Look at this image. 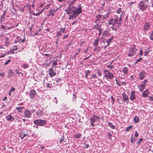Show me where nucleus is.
Listing matches in <instances>:
<instances>
[{"label": "nucleus", "instance_id": "obj_1", "mask_svg": "<svg viewBox=\"0 0 153 153\" xmlns=\"http://www.w3.org/2000/svg\"><path fill=\"white\" fill-rule=\"evenodd\" d=\"M65 11L66 12V14L68 15L79 14L82 12V10L81 5L79 4L78 8L75 6H68L67 8L65 9Z\"/></svg>", "mask_w": 153, "mask_h": 153}, {"label": "nucleus", "instance_id": "obj_2", "mask_svg": "<svg viewBox=\"0 0 153 153\" xmlns=\"http://www.w3.org/2000/svg\"><path fill=\"white\" fill-rule=\"evenodd\" d=\"M149 3L148 0H143L140 1L139 5L140 9L142 11H145L148 7Z\"/></svg>", "mask_w": 153, "mask_h": 153}, {"label": "nucleus", "instance_id": "obj_3", "mask_svg": "<svg viewBox=\"0 0 153 153\" xmlns=\"http://www.w3.org/2000/svg\"><path fill=\"white\" fill-rule=\"evenodd\" d=\"M104 77H105L106 79L111 80L114 77V74L110 72V70H104L103 71Z\"/></svg>", "mask_w": 153, "mask_h": 153}, {"label": "nucleus", "instance_id": "obj_4", "mask_svg": "<svg viewBox=\"0 0 153 153\" xmlns=\"http://www.w3.org/2000/svg\"><path fill=\"white\" fill-rule=\"evenodd\" d=\"M137 51L135 45H131L129 50L128 56L130 57L134 56L136 53Z\"/></svg>", "mask_w": 153, "mask_h": 153}, {"label": "nucleus", "instance_id": "obj_5", "mask_svg": "<svg viewBox=\"0 0 153 153\" xmlns=\"http://www.w3.org/2000/svg\"><path fill=\"white\" fill-rule=\"evenodd\" d=\"M118 17L115 16L114 19L112 18L108 21V23L109 25H112L113 26L118 25Z\"/></svg>", "mask_w": 153, "mask_h": 153}, {"label": "nucleus", "instance_id": "obj_6", "mask_svg": "<svg viewBox=\"0 0 153 153\" xmlns=\"http://www.w3.org/2000/svg\"><path fill=\"white\" fill-rule=\"evenodd\" d=\"M33 123L37 126H43L46 123V121L41 120H36L34 121Z\"/></svg>", "mask_w": 153, "mask_h": 153}, {"label": "nucleus", "instance_id": "obj_7", "mask_svg": "<svg viewBox=\"0 0 153 153\" xmlns=\"http://www.w3.org/2000/svg\"><path fill=\"white\" fill-rule=\"evenodd\" d=\"M100 118L96 115H94L93 117L90 118L91 124L92 127H94L95 126L94 123L97 121H98V120Z\"/></svg>", "mask_w": 153, "mask_h": 153}, {"label": "nucleus", "instance_id": "obj_8", "mask_svg": "<svg viewBox=\"0 0 153 153\" xmlns=\"http://www.w3.org/2000/svg\"><path fill=\"white\" fill-rule=\"evenodd\" d=\"M151 25L148 22H146L144 25L143 27V30L145 31H147L150 30L151 28Z\"/></svg>", "mask_w": 153, "mask_h": 153}, {"label": "nucleus", "instance_id": "obj_9", "mask_svg": "<svg viewBox=\"0 0 153 153\" xmlns=\"http://www.w3.org/2000/svg\"><path fill=\"white\" fill-rule=\"evenodd\" d=\"M36 95V91L33 89L31 90L29 93V96L31 99H33Z\"/></svg>", "mask_w": 153, "mask_h": 153}, {"label": "nucleus", "instance_id": "obj_10", "mask_svg": "<svg viewBox=\"0 0 153 153\" xmlns=\"http://www.w3.org/2000/svg\"><path fill=\"white\" fill-rule=\"evenodd\" d=\"M122 96L123 101L127 104H128L129 102L128 97L124 93L122 94Z\"/></svg>", "mask_w": 153, "mask_h": 153}, {"label": "nucleus", "instance_id": "obj_11", "mask_svg": "<svg viewBox=\"0 0 153 153\" xmlns=\"http://www.w3.org/2000/svg\"><path fill=\"white\" fill-rule=\"evenodd\" d=\"M24 114L25 117L27 118H29L32 115L31 111L28 109H26L24 112Z\"/></svg>", "mask_w": 153, "mask_h": 153}, {"label": "nucleus", "instance_id": "obj_12", "mask_svg": "<svg viewBox=\"0 0 153 153\" xmlns=\"http://www.w3.org/2000/svg\"><path fill=\"white\" fill-rule=\"evenodd\" d=\"M49 74L51 77L55 76L56 74V73L54 72L53 69L52 68H50L48 70Z\"/></svg>", "mask_w": 153, "mask_h": 153}, {"label": "nucleus", "instance_id": "obj_13", "mask_svg": "<svg viewBox=\"0 0 153 153\" xmlns=\"http://www.w3.org/2000/svg\"><path fill=\"white\" fill-rule=\"evenodd\" d=\"M112 13L113 12L111 11L110 10L108 9L105 12L104 15L106 16V18H109Z\"/></svg>", "mask_w": 153, "mask_h": 153}, {"label": "nucleus", "instance_id": "obj_14", "mask_svg": "<svg viewBox=\"0 0 153 153\" xmlns=\"http://www.w3.org/2000/svg\"><path fill=\"white\" fill-rule=\"evenodd\" d=\"M146 75V72L144 71H142L139 74V79L140 80L143 79Z\"/></svg>", "mask_w": 153, "mask_h": 153}, {"label": "nucleus", "instance_id": "obj_15", "mask_svg": "<svg viewBox=\"0 0 153 153\" xmlns=\"http://www.w3.org/2000/svg\"><path fill=\"white\" fill-rule=\"evenodd\" d=\"M96 18L97 19V20L98 21H100L101 20H103L104 21V19H106V17H105L104 16L100 14L97 15Z\"/></svg>", "mask_w": 153, "mask_h": 153}, {"label": "nucleus", "instance_id": "obj_16", "mask_svg": "<svg viewBox=\"0 0 153 153\" xmlns=\"http://www.w3.org/2000/svg\"><path fill=\"white\" fill-rule=\"evenodd\" d=\"M6 119L8 121H12L15 120V118L12 116H11L10 114L7 115L6 117Z\"/></svg>", "mask_w": 153, "mask_h": 153}, {"label": "nucleus", "instance_id": "obj_17", "mask_svg": "<svg viewBox=\"0 0 153 153\" xmlns=\"http://www.w3.org/2000/svg\"><path fill=\"white\" fill-rule=\"evenodd\" d=\"M135 91H131L130 97V99L132 101L135 99L136 97L135 96Z\"/></svg>", "mask_w": 153, "mask_h": 153}, {"label": "nucleus", "instance_id": "obj_18", "mask_svg": "<svg viewBox=\"0 0 153 153\" xmlns=\"http://www.w3.org/2000/svg\"><path fill=\"white\" fill-rule=\"evenodd\" d=\"M149 93V90L148 89H146L143 93V97H147Z\"/></svg>", "mask_w": 153, "mask_h": 153}, {"label": "nucleus", "instance_id": "obj_19", "mask_svg": "<svg viewBox=\"0 0 153 153\" xmlns=\"http://www.w3.org/2000/svg\"><path fill=\"white\" fill-rule=\"evenodd\" d=\"M25 41V39H22L19 37H17L16 39L15 42L16 43L19 42L21 43L22 42H24Z\"/></svg>", "mask_w": 153, "mask_h": 153}, {"label": "nucleus", "instance_id": "obj_20", "mask_svg": "<svg viewBox=\"0 0 153 153\" xmlns=\"http://www.w3.org/2000/svg\"><path fill=\"white\" fill-rule=\"evenodd\" d=\"M139 88L140 91H142L145 87V85L143 84H141L138 86Z\"/></svg>", "mask_w": 153, "mask_h": 153}, {"label": "nucleus", "instance_id": "obj_21", "mask_svg": "<svg viewBox=\"0 0 153 153\" xmlns=\"http://www.w3.org/2000/svg\"><path fill=\"white\" fill-rule=\"evenodd\" d=\"M99 41V37L97 38L93 42V44L94 45V46H95V47H97L98 46Z\"/></svg>", "mask_w": 153, "mask_h": 153}, {"label": "nucleus", "instance_id": "obj_22", "mask_svg": "<svg viewBox=\"0 0 153 153\" xmlns=\"http://www.w3.org/2000/svg\"><path fill=\"white\" fill-rule=\"evenodd\" d=\"M113 133V131H108L107 133V137L108 139H110L112 138V134Z\"/></svg>", "mask_w": 153, "mask_h": 153}, {"label": "nucleus", "instance_id": "obj_23", "mask_svg": "<svg viewBox=\"0 0 153 153\" xmlns=\"http://www.w3.org/2000/svg\"><path fill=\"white\" fill-rule=\"evenodd\" d=\"M70 15L68 18V19L70 20L71 19H73L74 18H75L79 14H71Z\"/></svg>", "mask_w": 153, "mask_h": 153}, {"label": "nucleus", "instance_id": "obj_24", "mask_svg": "<svg viewBox=\"0 0 153 153\" xmlns=\"http://www.w3.org/2000/svg\"><path fill=\"white\" fill-rule=\"evenodd\" d=\"M128 70L127 67H125L123 69V71L125 74H128Z\"/></svg>", "mask_w": 153, "mask_h": 153}, {"label": "nucleus", "instance_id": "obj_25", "mask_svg": "<svg viewBox=\"0 0 153 153\" xmlns=\"http://www.w3.org/2000/svg\"><path fill=\"white\" fill-rule=\"evenodd\" d=\"M97 30H98L99 31V36H100L101 35L102 32V30L101 28V26L100 25H98L97 26Z\"/></svg>", "mask_w": 153, "mask_h": 153}, {"label": "nucleus", "instance_id": "obj_26", "mask_svg": "<svg viewBox=\"0 0 153 153\" xmlns=\"http://www.w3.org/2000/svg\"><path fill=\"white\" fill-rule=\"evenodd\" d=\"M122 20V16L121 15L120 16V17L119 19H118V25H117V27H118H118L121 24Z\"/></svg>", "mask_w": 153, "mask_h": 153}, {"label": "nucleus", "instance_id": "obj_27", "mask_svg": "<svg viewBox=\"0 0 153 153\" xmlns=\"http://www.w3.org/2000/svg\"><path fill=\"white\" fill-rule=\"evenodd\" d=\"M113 38H110L109 39L108 41H106V42L107 43V45L104 47V48H105L107 46H108L109 45V44L111 42L112 40L113 39Z\"/></svg>", "mask_w": 153, "mask_h": 153}, {"label": "nucleus", "instance_id": "obj_28", "mask_svg": "<svg viewBox=\"0 0 153 153\" xmlns=\"http://www.w3.org/2000/svg\"><path fill=\"white\" fill-rule=\"evenodd\" d=\"M13 74L12 71L11 69H10L8 71V77L10 78L12 75Z\"/></svg>", "mask_w": 153, "mask_h": 153}, {"label": "nucleus", "instance_id": "obj_29", "mask_svg": "<svg viewBox=\"0 0 153 153\" xmlns=\"http://www.w3.org/2000/svg\"><path fill=\"white\" fill-rule=\"evenodd\" d=\"M37 115L39 116H42L43 115V112L42 111L39 110V112H37Z\"/></svg>", "mask_w": 153, "mask_h": 153}, {"label": "nucleus", "instance_id": "obj_30", "mask_svg": "<svg viewBox=\"0 0 153 153\" xmlns=\"http://www.w3.org/2000/svg\"><path fill=\"white\" fill-rule=\"evenodd\" d=\"M57 59L54 60L53 62L52 67L53 68L55 67V66H56L57 65Z\"/></svg>", "mask_w": 153, "mask_h": 153}, {"label": "nucleus", "instance_id": "obj_31", "mask_svg": "<svg viewBox=\"0 0 153 153\" xmlns=\"http://www.w3.org/2000/svg\"><path fill=\"white\" fill-rule=\"evenodd\" d=\"M62 142H65L66 141H65V137L64 136H62L60 138V139L59 143L61 144Z\"/></svg>", "mask_w": 153, "mask_h": 153}, {"label": "nucleus", "instance_id": "obj_32", "mask_svg": "<svg viewBox=\"0 0 153 153\" xmlns=\"http://www.w3.org/2000/svg\"><path fill=\"white\" fill-rule=\"evenodd\" d=\"M22 68L25 69L29 67V65L27 64H23L22 65Z\"/></svg>", "mask_w": 153, "mask_h": 153}, {"label": "nucleus", "instance_id": "obj_33", "mask_svg": "<svg viewBox=\"0 0 153 153\" xmlns=\"http://www.w3.org/2000/svg\"><path fill=\"white\" fill-rule=\"evenodd\" d=\"M134 120L135 123H137L139 121V117L138 116H135L134 117Z\"/></svg>", "mask_w": 153, "mask_h": 153}, {"label": "nucleus", "instance_id": "obj_34", "mask_svg": "<svg viewBox=\"0 0 153 153\" xmlns=\"http://www.w3.org/2000/svg\"><path fill=\"white\" fill-rule=\"evenodd\" d=\"M54 12L53 11V10H50L49 12V13L48 14V16H49L52 15V16H53L54 15Z\"/></svg>", "mask_w": 153, "mask_h": 153}, {"label": "nucleus", "instance_id": "obj_35", "mask_svg": "<svg viewBox=\"0 0 153 153\" xmlns=\"http://www.w3.org/2000/svg\"><path fill=\"white\" fill-rule=\"evenodd\" d=\"M16 109L18 110V111L21 112L22 111V109L23 108V107H17L16 108Z\"/></svg>", "mask_w": 153, "mask_h": 153}, {"label": "nucleus", "instance_id": "obj_36", "mask_svg": "<svg viewBox=\"0 0 153 153\" xmlns=\"http://www.w3.org/2000/svg\"><path fill=\"white\" fill-rule=\"evenodd\" d=\"M108 125L111 128L114 129L115 128V126H114L112 125V123L110 122H109L108 124Z\"/></svg>", "mask_w": 153, "mask_h": 153}, {"label": "nucleus", "instance_id": "obj_37", "mask_svg": "<svg viewBox=\"0 0 153 153\" xmlns=\"http://www.w3.org/2000/svg\"><path fill=\"white\" fill-rule=\"evenodd\" d=\"M21 138L22 139L25 137L27 135V134H25L23 133H22L20 134Z\"/></svg>", "mask_w": 153, "mask_h": 153}, {"label": "nucleus", "instance_id": "obj_38", "mask_svg": "<svg viewBox=\"0 0 153 153\" xmlns=\"http://www.w3.org/2000/svg\"><path fill=\"white\" fill-rule=\"evenodd\" d=\"M44 10V9H42L40 12H39L38 13L35 14V15L36 16H39L40 14L42 13Z\"/></svg>", "mask_w": 153, "mask_h": 153}, {"label": "nucleus", "instance_id": "obj_39", "mask_svg": "<svg viewBox=\"0 0 153 153\" xmlns=\"http://www.w3.org/2000/svg\"><path fill=\"white\" fill-rule=\"evenodd\" d=\"M132 128V125H130L129 126L127 127L126 129V131H128L129 130H131Z\"/></svg>", "mask_w": 153, "mask_h": 153}, {"label": "nucleus", "instance_id": "obj_40", "mask_svg": "<svg viewBox=\"0 0 153 153\" xmlns=\"http://www.w3.org/2000/svg\"><path fill=\"white\" fill-rule=\"evenodd\" d=\"M82 136V134H75L74 135V138H79L80 137Z\"/></svg>", "mask_w": 153, "mask_h": 153}, {"label": "nucleus", "instance_id": "obj_41", "mask_svg": "<svg viewBox=\"0 0 153 153\" xmlns=\"http://www.w3.org/2000/svg\"><path fill=\"white\" fill-rule=\"evenodd\" d=\"M112 63H111L109 65H106V67L107 68H110L111 69L114 68V66L111 65Z\"/></svg>", "mask_w": 153, "mask_h": 153}, {"label": "nucleus", "instance_id": "obj_42", "mask_svg": "<svg viewBox=\"0 0 153 153\" xmlns=\"http://www.w3.org/2000/svg\"><path fill=\"white\" fill-rule=\"evenodd\" d=\"M90 71L89 70L87 71H85V78L88 77V75H90Z\"/></svg>", "mask_w": 153, "mask_h": 153}, {"label": "nucleus", "instance_id": "obj_43", "mask_svg": "<svg viewBox=\"0 0 153 153\" xmlns=\"http://www.w3.org/2000/svg\"><path fill=\"white\" fill-rule=\"evenodd\" d=\"M116 13L118 14L120 13L122 11V8H119L118 10L116 11Z\"/></svg>", "mask_w": 153, "mask_h": 153}, {"label": "nucleus", "instance_id": "obj_44", "mask_svg": "<svg viewBox=\"0 0 153 153\" xmlns=\"http://www.w3.org/2000/svg\"><path fill=\"white\" fill-rule=\"evenodd\" d=\"M91 78H93L94 79H97V75L95 74H93L91 75Z\"/></svg>", "mask_w": 153, "mask_h": 153}, {"label": "nucleus", "instance_id": "obj_45", "mask_svg": "<svg viewBox=\"0 0 153 153\" xmlns=\"http://www.w3.org/2000/svg\"><path fill=\"white\" fill-rule=\"evenodd\" d=\"M100 51V47L96 48L94 50V51H96L97 52H99Z\"/></svg>", "mask_w": 153, "mask_h": 153}, {"label": "nucleus", "instance_id": "obj_46", "mask_svg": "<svg viewBox=\"0 0 153 153\" xmlns=\"http://www.w3.org/2000/svg\"><path fill=\"white\" fill-rule=\"evenodd\" d=\"M142 59V58L141 57L137 59L136 61L135 62V64H136L138 63V62H140L141 60Z\"/></svg>", "mask_w": 153, "mask_h": 153}, {"label": "nucleus", "instance_id": "obj_47", "mask_svg": "<svg viewBox=\"0 0 153 153\" xmlns=\"http://www.w3.org/2000/svg\"><path fill=\"white\" fill-rule=\"evenodd\" d=\"M136 140V139H134V138L132 137V135L131 136V138L130 140L131 142L132 143H134V142H135Z\"/></svg>", "mask_w": 153, "mask_h": 153}, {"label": "nucleus", "instance_id": "obj_48", "mask_svg": "<svg viewBox=\"0 0 153 153\" xmlns=\"http://www.w3.org/2000/svg\"><path fill=\"white\" fill-rule=\"evenodd\" d=\"M78 52L77 53H76V54H75L74 55V58H75L76 56H77V55L79 53L81 49L80 48L78 49Z\"/></svg>", "mask_w": 153, "mask_h": 153}, {"label": "nucleus", "instance_id": "obj_49", "mask_svg": "<svg viewBox=\"0 0 153 153\" xmlns=\"http://www.w3.org/2000/svg\"><path fill=\"white\" fill-rule=\"evenodd\" d=\"M60 30L59 31L60 32H62V33H64L65 31V27L64 28H60Z\"/></svg>", "mask_w": 153, "mask_h": 153}, {"label": "nucleus", "instance_id": "obj_50", "mask_svg": "<svg viewBox=\"0 0 153 153\" xmlns=\"http://www.w3.org/2000/svg\"><path fill=\"white\" fill-rule=\"evenodd\" d=\"M111 100L112 104L113 105L114 103V99L115 98H114L113 97V96H111Z\"/></svg>", "mask_w": 153, "mask_h": 153}, {"label": "nucleus", "instance_id": "obj_51", "mask_svg": "<svg viewBox=\"0 0 153 153\" xmlns=\"http://www.w3.org/2000/svg\"><path fill=\"white\" fill-rule=\"evenodd\" d=\"M149 53V51H147L146 50H145V51L144 52V55L145 56H147Z\"/></svg>", "mask_w": 153, "mask_h": 153}, {"label": "nucleus", "instance_id": "obj_52", "mask_svg": "<svg viewBox=\"0 0 153 153\" xmlns=\"http://www.w3.org/2000/svg\"><path fill=\"white\" fill-rule=\"evenodd\" d=\"M150 37L151 40H153V33H152L150 34Z\"/></svg>", "mask_w": 153, "mask_h": 153}, {"label": "nucleus", "instance_id": "obj_53", "mask_svg": "<svg viewBox=\"0 0 153 153\" xmlns=\"http://www.w3.org/2000/svg\"><path fill=\"white\" fill-rule=\"evenodd\" d=\"M44 56H47L48 57H51V54L49 53H45L44 55Z\"/></svg>", "mask_w": 153, "mask_h": 153}, {"label": "nucleus", "instance_id": "obj_54", "mask_svg": "<svg viewBox=\"0 0 153 153\" xmlns=\"http://www.w3.org/2000/svg\"><path fill=\"white\" fill-rule=\"evenodd\" d=\"M11 61L10 59H9L7 62L4 63V65H6L8 64Z\"/></svg>", "mask_w": 153, "mask_h": 153}, {"label": "nucleus", "instance_id": "obj_55", "mask_svg": "<svg viewBox=\"0 0 153 153\" xmlns=\"http://www.w3.org/2000/svg\"><path fill=\"white\" fill-rule=\"evenodd\" d=\"M18 49L16 46H14L13 47V51H16Z\"/></svg>", "mask_w": 153, "mask_h": 153}, {"label": "nucleus", "instance_id": "obj_56", "mask_svg": "<svg viewBox=\"0 0 153 153\" xmlns=\"http://www.w3.org/2000/svg\"><path fill=\"white\" fill-rule=\"evenodd\" d=\"M15 90V88L13 87H11L10 89V92H11Z\"/></svg>", "mask_w": 153, "mask_h": 153}, {"label": "nucleus", "instance_id": "obj_57", "mask_svg": "<svg viewBox=\"0 0 153 153\" xmlns=\"http://www.w3.org/2000/svg\"><path fill=\"white\" fill-rule=\"evenodd\" d=\"M139 54L140 56H142L143 54V51L142 50H140V53H139Z\"/></svg>", "mask_w": 153, "mask_h": 153}, {"label": "nucleus", "instance_id": "obj_58", "mask_svg": "<svg viewBox=\"0 0 153 153\" xmlns=\"http://www.w3.org/2000/svg\"><path fill=\"white\" fill-rule=\"evenodd\" d=\"M50 5V4H48L47 5L45 6L43 9H44V10L45 9H48Z\"/></svg>", "mask_w": 153, "mask_h": 153}, {"label": "nucleus", "instance_id": "obj_59", "mask_svg": "<svg viewBox=\"0 0 153 153\" xmlns=\"http://www.w3.org/2000/svg\"><path fill=\"white\" fill-rule=\"evenodd\" d=\"M74 2L73 1H72L71 2H70L69 4V5L68 6H70V7H73V6H72L74 4Z\"/></svg>", "mask_w": 153, "mask_h": 153}, {"label": "nucleus", "instance_id": "obj_60", "mask_svg": "<svg viewBox=\"0 0 153 153\" xmlns=\"http://www.w3.org/2000/svg\"><path fill=\"white\" fill-rule=\"evenodd\" d=\"M61 32H60L59 31L58 32V33H57V35L59 37L61 36V35L62 34V33H61Z\"/></svg>", "mask_w": 153, "mask_h": 153}, {"label": "nucleus", "instance_id": "obj_61", "mask_svg": "<svg viewBox=\"0 0 153 153\" xmlns=\"http://www.w3.org/2000/svg\"><path fill=\"white\" fill-rule=\"evenodd\" d=\"M97 74L100 76H101L102 74V72L99 71H98Z\"/></svg>", "mask_w": 153, "mask_h": 153}, {"label": "nucleus", "instance_id": "obj_62", "mask_svg": "<svg viewBox=\"0 0 153 153\" xmlns=\"http://www.w3.org/2000/svg\"><path fill=\"white\" fill-rule=\"evenodd\" d=\"M149 100L150 101H153V97H151L150 96H149Z\"/></svg>", "mask_w": 153, "mask_h": 153}, {"label": "nucleus", "instance_id": "obj_63", "mask_svg": "<svg viewBox=\"0 0 153 153\" xmlns=\"http://www.w3.org/2000/svg\"><path fill=\"white\" fill-rule=\"evenodd\" d=\"M142 140H143V139L142 138H140L139 139V140L137 142V144H140V143H141V142H142Z\"/></svg>", "mask_w": 153, "mask_h": 153}, {"label": "nucleus", "instance_id": "obj_64", "mask_svg": "<svg viewBox=\"0 0 153 153\" xmlns=\"http://www.w3.org/2000/svg\"><path fill=\"white\" fill-rule=\"evenodd\" d=\"M45 2H44L43 3L39 5V7H43L45 5Z\"/></svg>", "mask_w": 153, "mask_h": 153}]
</instances>
